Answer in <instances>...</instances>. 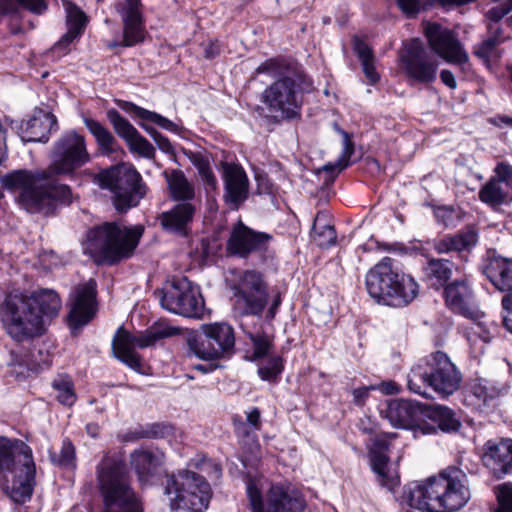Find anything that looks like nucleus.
<instances>
[{
  "label": "nucleus",
  "mask_w": 512,
  "mask_h": 512,
  "mask_svg": "<svg viewBox=\"0 0 512 512\" xmlns=\"http://www.w3.org/2000/svg\"><path fill=\"white\" fill-rule=\"evenodd\" d=\"M271 294H272V302L268 309L267 316L270 319H273L276 315V312H277L281 302H282V299H281V294L278 290H272Z\"/></svg>",
  "instance_id": "61"
},
{
  "label": "nucleus",
  "mask_w": 512,
  "mask_h": 512,
  "mask_svg": "<svg viewBox=\"0 0 512 512\" xmlns=\"http://www.w3.org/2000/svg\"><path fill=\"white\" fill-rule=\"evenodd\" d=\"M430 418L438 425L443 432H455L461 424L455 413L445 406H434L430 411Z\"/></svg>",
  "instance_id": "42"
},
{
  "label": "nucleus",
  "mask_w": 512,
  "mask_h": 512,
  "mask_svg": "<svg viewBox=\"0 0 512 512\" xmlns=\"http://www.w3.org/2000/svg\"><path fill=\"white\" fill-rule=\"evenodd\" d=\"M461 373L450 358L437 351L414 364L407 376L409 390L424 398H430L431 388L441 398L452 395L460 386Z\"/></svg>",
  "instance_id": "6"
},
{
  "label": "nucleus",
  "mask_w": 512,
  "mask_h": 512,
  "mask_svg": "<svg viewBox=\"0 0 512 512\" xmlns=\"http://www.w3.org/2000/svg\"><path fill=\"white\" fill-rule=\"evenodd\" d=\"M156 293L161 306L171 313L189 318L203 315L204 300L199 287L185 277L173 280Z\"/></svg>",
  "instance_id": "13"
},
{
  "label": "nucleus",
  "mask_w": 512,
  "mask_h": 512,
  "mask_svg": "<svg viewBox=\"0 0 512 512\" xmlns=\"http://www.w3.org/2000/svg\"><path fill=\"white\" fill-rule=\"evenodd\" d=\"M470 497L467 475L457 467L405 488L409 506L424 512L455 511L464 507Z\"/></svg>",
  "instance_id": "3"
},
{
  "label": "nucleus",
  "mask_w": 512,
  "mask_h": 512,
  "mask_svg": "<svg viewBox=\"0 0 512 512\" xmlns=\"http://www.w3.org/2000/svg\"><path fill=\"white\" fill-rule=\"evenodd\" d=\"M425 35L430 48L446 62L460 66L468 63V54L450 29L429 23L425 27Z\"/></svg>",
  "instance_id": "18"
},
{
  "label": "nucleus",
  "mask_w": 512,
  "mask_h": 512,
  "mask_svg": "<svg viewBox=\"0 0 512 512\" xmlns=\"http://www.w3.org/2000/svg\"><path fill=\"white\" fill-rule=\"evenodd\" d=\"M336 231L333 226L328 224L323 213H318L315 217L312 238L320 247H329L336 241Z\"/></svg>",
  "instance_id": "38"
},
{
  "label": "nucleus",
  "mask_w": 512,
  "mask_h": 512,
  "mask_svg": "<svg viewBox=\"0 0 512 512\" xmlns=\"http://www.w3.org/2000/svg\"><path fill=\"white\" fill-rule=\"evenodd\" d=\"M189 353L202 360L229 357L234 350L233 328L226 322L203 324L200 335L188 337Z\"/></svg>",
  "instance_id": "12"
},
{
  "label": "nucleus",
  "mask_w": 512,
  "mask_h": 512,
  "mask_svg": "<svg viewBox=\"0 0 512 512\" xmlns=\"http://www.w3.org/2000/svg\"><path fill=\"white\" fill-rule=\"evenodd\" d=\"M489 37L475 46L474 54L487 65L496 62L501 57L498 46L504 42V37L499 27L489 25Z\"/></svg>",
  "instance_id": "34"
},
{
  "label": "nucleus",
  "mask_w": 512,
  "mask_h": 512,
  "mask_svg": "<svg viewBox=\"0 0 512 512\" xmlns=\"http://www.w3.org/2000/svg\"><path fill=\"white\" fill-rule=\"evenodd\" d=\"M181 333V329L172 325L166 320H160L154 323L145 332L139 335H132L122 327L112 342V350L115 357L133 370L140 371L141 359L135 352V348H146L154 346L158 341L176 336Z\"/></svg>",
  "instance_id": "11"
},
{
  "label": "nucleus",
  "mask_w": 512,
  "mask_h": 512,
  "mask_svg": "<svg viewBox=\"0 0 512 512\" xmlns=\"http://www.w3.org/2000/svg\"><path fill=\"white\" fill-rule=\"evenodd\" d=\"M253 345V359L266 356L271 347V341L268 336L261 333L248 334Z\"/></svg>",
  "instance_id": "49"
},
{
  "label": "nucleus",
  "mask_w": 512,
  "mask_h": 512,
  "mask_svg": "<svg viewBox=\"0 0 512 512\" xmlns=\"http://www.w3.org/2000/svg\"><path fill=\"white\" fill-rule=\"evenodd\" d=\"M494 180L499 181L507 187L512 188V166L506 162H499L494 168Z\"/></svg>",
  "instance_id": "54"
},
{
  "label": "nucleus",
  "mask_w": 512,
  "mask_h": 512,
  "mask_svg": "<svg viewBox=\"0 0 512 512\" xmlns=\"http://www.w3.org/2000/svg\"><path fill=\"white\" fill-rule=\"evenodd\" d=\"M287 66L283 61L278 59H269L262 64H260L256 70V74H267L271 77H284L285 75H289L288 72H285Z\"/></svg>",
  "instance_id": "46"
},
{
  "label": "nucleus",
  "mask_w": 512,
  "mask_h": 512,
  "mask_svg": "<svg viewBox=\"0 0 512 512\" xmlns=\"http://www.w3.org/2000/svg\"><path fill=\"white\" fill-rule=\"evenodd\" d=\"M223 180L225 194L224 199L232 209L239 206L248 198L249 181L244 169L236 164L224 163Z\"/></svg>",
  "instance_id": "22"
},
{
  "label": "nucleus",
  "mask_w": 512,
  "mask_h": 512,
  "mask_svg": "<svg viewBox=\"0 0 512 512\" xmlns=\"http://www.w3.org/2000/svg\"><path fill=\"white\" fill-rule=\"evenodd\" d=\"M446 305L454 312L467 318L477 314L473 291L466 280L450 283L444 289Z\"/></svg>",
  "instance_id": "24"
},
{
  "label": "nucleus",
  "mask_w": 512,
  "mask_h": 512,
  "mask_svg": "<svg viewBox=\"0 0 512 512\" xmlns=\"http://www.w3.org/2000/svg\"><path fill=\"white\" fill-rule=\"evenodd\" d=\"M143 232L142 225L128 227L118 222H107L88 232L87 249L112 264L132 255Z\"/></svg>",
  "instance_id": "8"
},
{
  "label": "nucleus",
  "mask_w": 512,
  "mask_h": 512,
  "mask_svg": "<svg viewBox=\"0 0 512 512\" xmlns=\"http://www.w3.org/2000/svg\"><path fill=\"white\" fill-rule=\"evenodd\" d=\"M485 322H477L472 327V331L474 335H477L484 343H488L494 336V332L496 331V325L491 323V325L486 328Z\"/></svg>",
  "instance_id": "56"
},
{
  "label": "nucleus",
  "mask_w": 512,
  "mask_h": 512,
  "mask_svg": "<svg viewBox=\"0 0 512 512\" xmlns=\"http://www.w3.org/2000/svg\"><path fill=\"white\" fill-rule=\"evenodd\" d=\"M378 388L382 393L386 395L397 394L400 391L398 384L393 381L382 382Z\"/></svg>",
  "instance_id": "63"
},
{
  "label": "nucleus",
  "mask_w": 512,
  "mask_h": 512,
  "mask_svg": "<svg viewBox=\"0 0 512 512\" xmlns=\"http://www.w3.org/2000/svg\"><path fill=\"white\" fill-rule=\"evenodd\" d=\"M483 273L496 289L512 293V259L493 257L484 266Z\"/></svg>",
  "instance_id": "27"
},
{
  "label": "nucleus",
  "mask_w": 512,
  "mask_h": 512,
  "mask_svg": "<svg viewBox=\"0 0 512 512\" xmlns=\"http://www.w3.org/2000/svg\"><path fill=\"white\" fill-rule=\"evenodd\" d=\"M83 122L89 132L94 136L99 150L103 155H110L116 150V139L99 121L93 118L83 117Z\"/></svg>",
  "instance_id": "36"
},
{
  "label": "nucleus",
  "mask_w": 512,
  "mask_h": 512,
  "mask_svg": "<svg viewBox=\"0 0 512 512\" xmlns=\"http://www.w3.org/2000/svg\"><path fill=\"white\" fill-rule=\"evenodd\" d=\"M347 167V163H342L337 159V161L333 163H328L324 165L321 169L318 170V173H326L327 177L325 178V181H333L335 177Z\"/></svg>",
  "instance_id": "58"
},
{
  "label": "nucleus",
  "mask_w": 512,
  "mask_h": 512,
  "mask_svg": "<svg viewBox=\"0 0 512 512\" xmlns=\"http://www.w3.org/2000/svg\"><path fill=\"white\" fill-rule=\"evenodd\" d=\"M419 410L415 402L398 399L388 403L385 415L391 425L399 428H408L415 421Z\"/></svg>",
  "instance_id": "30"
},
{
  "label": "nucleus",
  "mask_w": 512,
  "mask_h": 512,
  "mask_svg": "<svg viewBox=\"0 0 512 512\" xmlns=\"http://www.w3.org/2000/svg\"><path fill=\"white\" fill-rule=\"evenodd\" d=\"M51 459L63 467H73L75 459L74 446L69 441H64L61 450L58 454L52 453Z\"/></svg>",
  "instance_id": "48"
},
{
  "label": "nucleus",
  "mask_w": 512,
  "mask_h": 512,
  "mask_svg": "<svg viewBox=\"0 0 512 512\" xmlns=\"http://www.w3.org/2000/svg\"><path fill=\"white\" fill-rule=\"evenodd\" d=\"M139 125L151 136L160 150L165 153H171L173 151V146L167 137L163 136L155 128L150 127L143 122H140Z\"/></svg>",
  "instance_id": "53"
},
{
  "label": "nucleus",
  "mask_w": 512,
  "mask_h": 512,
  "mask_svg": "<svg viewBox=\"0 0 512 512\" xmlns=\"http://www.w3.org/2000/svg\"><path fill=\"white\" fill-rule=\"evenodd\" d=\"M498 512H512V484L504 483L496 488Z\"/></svg>",
  "instance_id": "50"
},
{
  "label": "nucleus",
  "mask_w": 512,
  "mask_h": 512,
  "mask_svg": "<svg viewBox=\"0 0 512 512\" xmlns=\"http://www.w3.org/2000/svg\"><path fill=\"white\" fill-rule=\"evenodd\" d=\"M453 263L444 259H432L426 267V276L434 286H442L452 275Z\"/></svg>",
  "instance_id": "40"
},
{
  "label": "nucleus",
  "mask_w": 512,
  "mask_h": 512,
  "mask_svg": "<svg viewBox=\"0 0 512 512\" xmlns=\"http://www.w3.org/2000/svg\"><path fill=\"white\" fill-rule=\"evenodd\" d=\"M282 371V361L279 357L271 358L266 365L259 367L258 373L265 381H274Z\"/></svg>",
  "instance_id": "51"
},
{
  "label": "nucleus",
  "mask_w": 512,
  "mask_h": 512,
  "mask_svg": "<svg viewBox=\"0 0 512 512\" xmlns=\"http://www.w3.org/2000/svg\"><path fill=\"white\" fill-rule=\"evenodd\" d=\"M201 176L202 181L212 189H215L217 187V180L215 175L213 174L211 168L199 173Z\"/></svg>",
  "instance_id": "64"
},
{
  "label": "nucleus",
  "mask_w": 512,
  "mask_h": 512,
  "mask_svg": "<svg viewBox=\"0 0 512 512\" xmlns=\"http://www.w3.org/2000/svg\"><path fill=\"white\" fill-rule=\"evenodd\" d=\"M270 238V235L257 232L239 221L231 230L226 246L227 252L233 256L246 258L251 253L266 249Z\"/></svg>",
  "instance_id": "20"
},
{
  "label": "nucleus",
  "mask_w": 512,
  "mask_h": 512,
  "mask_svg": "<svg viewBox=\"0 0 512 512\" xmlns=\"http://www.w3.org/2000/svg\"><path fill=\"white\" fill-rule=\"evenodd\" d=\"M236 304L243 309L245 315H260L269 299L267 285L260 272L243 271L232 287Z\"/></svg>",
  "instance_id": "15"
},
{
  "label": "nucleus",
  "mask_w": 512,
  "mask_h": 512,
  "mask_svg": "<svg viewBox=\"0 0 512 512\" xmlns=\"http://www.w3.org/2000/svg\"><path fill=\"white\" fill-rule=\"evenodd\" d=\"M339 133L342 136V151L338 158L339 161L342 163L349 164V158L352 156L354 152V145L353 142L350 139V136L347 132L343 130H339Z\"/></svg>",
  "instance_id": "57"
},
{
  "label": "nucleus",
  "mask_w": 512,
  "mask_h": 512,
  "mask_svg": "<svg viewBox=\"0 0 512 512\" xmlns=\"http://www.w3.org/2000/svg\"><path fill=\"white\" fill-rule=\"evenodd\" d=\"M366 289L377 303L392 307L405 306L418 294L414 279L403 273L390 257H384L368 271Z\"/></svg>",
  "instance_id": "5"
},
{
  "label": "nucleus",
  "mask_w": 512,
  "mask_h": 512,
  "mask_svg": "<svg viewBox=\"0 0 512 512\" xmlns=\"http://www.w3.org/2000/svg\"><path fill=\"white\" fill-rule=\"evenodd\" d=\"M10 366L13 367V372L23 377L29 376L30 372L37 373L42 370V367L28 359L27 356L15 357L10 362Z\"/></svg>",
  "instance_id": "47"
},
{
  "label": "nucleus",
  "mask_w": 512,
  "mask_h": 512,
  "mask_svg": "<svg viewBox=\"0 0 512 512\" xmlns=\"http://www.w3.org/2000/svg\"><path fill=\"white\" fill-rule=\"evenodd\" d=\"M139 0H116L115 9L121 15L122 19L125 16H133L139 13Z\"/></svg>",
  "instance_id": "55"
},
{
  "label": "nucleus",
  "mask_w": 512,
  "mask_h": 512,
  "mask_svg": "<svg viewBox=\"0 0 512 512\" xmlns=\"http://www.w3.org/2000/svg\"><path fill=\"white\" fill-rule=\"evenodd\" d=\"M169 195L174 201L180 203L192 202L196 204V191L192 182L178 169L166 170L163 173Z\"/></svg>",
  "instance_id": "28"
},
{
  "label": "nucleus",
  "mask_w": 512,
  "mask_h": 512,
  "mask_svg": "<svg viewBox=\"0 0 512 512\" xmlns=\"http://www.w3.org/2000/svg\"><path fill=\"white\" fill-rule=\"evenodd\" d=\"M0 471L4 472L5 489L14 502L24 503L31 498L36 467L27 444L0 437Z\"/></svg>",
  "instance_id": "4"
},
{
  "label": "nucleus",
  "mask_w": 512,
  "mask_h": 512,
  "mask_svg": "<svg viewBox=\"0 0 512 512\" xmlns=\"http://www.w3.org/2000/svg\"><path fill=\"white\" fill-rule=\"evenodd\" d=\"M246 423L235 424L236 433L239 436H247L251 431H258L261 428V414L258 408H252L246 412Z\"/></svg>",
  "instance_id": "45"
},
{
  "label": "nucleus",
  "mask_w": 512,
  "mask_h": 512,
  "mask_svg": "<svg viewBox=\"0 0 512 512\" xmlns=\"http://www.w3.org/2000/svg\"><path fill=\"white\" fill-rule=\"evenodd\" d=\"M56 125L57 120L54 115L36 110L29 119L21 122L18 133L24 142H47L49 132Z\"/></svg>",
  "instance_id": "25"
},
{
  "label": "nucleus",
  "mask_w": 512,
  "mask_h": 512,
  "mask_svg": "<svg viewBox=\"0 0 512 512\" xmlns=\"http://www.w3.org/2000/svg\"><path fill=\"white\" fill-rule=\"evenodd\" d=\"M196 210L197 205L195 203H178L171 210L161 214V224L167 231L182 233L192 221Z\"/></svg>",
  "instance_id": "29"
},
{
  "label": "nucleus",
  "mask_w": 512,
  "mask_h": 512,
  "mask_svg": "<svg viewBox=\"0 0 512 512\" xmlns=\"http://www.w3.org/2000/svg\"><path fill=\"white\" fill-rule=\"evenodd\" d=\"M107 118L117 135L127 143L131 152L148 159L154 158L155 148L153 145L117 110H108Z\"/></svg>",
  "instance_id": "21"
},
{
  "label": "nucleus",
  "mask_w": 512,
  "mask_h": 512,
  "mask_svg": "<svg viewBox=\"0 0 512 512\" xmlns=\"http://www.w3.org/2000/svg\"><path fill=\"white\" fill-rule=\"evenodd\" d=\"M295 86L296 81L285 75L262 92L261 102L273 119H290L297 115L299 102Z\"/></svg>",
  "instance_id": "16"
},
{
  "label": "nucleus",
  "mask_w": 512,
  "mask_h": 512,
  "mask_svg": "<svg viewBox=\"0 0 512 512\" xmlns=\"http://www.w3.org/2000/svg\"><path fill=\"white\" fill-rule=\"evenodd\" d=\"M502 306L505 310L503 324L508 331L512 333V292L506 294L502 299Z\"/></svg>",
  "instance_id": "59"
},
{
  "label": "nucleus",
  "mask_w": 512,
  "mask_h": 512,
  "mask_svg": "<svg viewBox=\"0 0 512 512\" xmlns=\"http://www.w3.org/2000/svg\"><path fill=\"white\" fill-rule=\"evenodd\" d=\"M434 215L438 223L446 228L455 227L459 219L458 213L453 208L446 206L437 207L434 210Z\"/></svg>",
  "instance_id": "52"
},
{
  "label": "nucleus",
  "mask_w": 512,
  "mask_h": 512,
  "mask_svg": "<svg viewBox=\"0 0 512 512\" xmlns=\"http://www.w3.org/2000/svg\"><path fill=\"white\" fill-rule=\"evenodd\" d=\"M355 52L361 62L363 72L370 84L379 80V74L375 68V61L370 47L363 41L357 39L354 44Z\"/></svg>",
  "instance_id": "39"
},
{
  "label": "nucleus",
  "mask_w": 512,
  "mask_h": 512,
  "mask_svg": "<svg viewBox=\"0 0 512 512\" xmlns=\"http://www.w3.org/2000/svg\"><path fill=\"white\" fill-rule=\"evenodd\" d=\"M117 104L120 109H122L123 111H125L127 113L133 114L135 117L142 120L143 123L144 122L154 123V124L158 125L159 127H161L162 129H165V130L175 133V134H180L182 131V127L179 124L169 120L168 118H166L156 112L139 107L132 102L121 100V101H118Z\"/></svg>",
  "instance_id": "32"
},
{
  "label": "nucleus",
  "mask_w": 512,
  "mask_h": 512,
  "mask_svg": "<svg viewBox=\"0 0 512 512\" xmlns=\"http://www.w3.org/2000/svg\"><path fill=\"white\" fill-rule=\"evenodd\" d=\"M59 403L72 406L76 401V394L72 379L68 375H58L52 382Z\"/></svg>",
  "instance_id": "43"
},
{
  "label": "nucleus",
  "mask_w": 512,
  "mask_h": 512,
  "mask_svg": "<svg viewBox=\"0 0 512 512\" xmlns=\"http://www.w3.org/2000/svg\"><path fill=\"white\" fill-rule=\"evenodd\" d=\"M508 198L509 189L493 178L479 190V199L491 207L502 205Z\"/></svg>",
  "instance_id": "37"
},
{
  "label": "nucleus",
  "mask_w": 512,
  "mask_h": 512,
  "mask_svg": "<svg viewBox=\"0 0 512 512\" xmlns=\"http://www.w3.org/2000/svg\"><path fill=\"white\" fill-rule=\"evenodd\" d=\"M247 494L252 512H303L305 507L301 493L283 484H272L263 499L257 484L250 481Z\"/></svg>",
  "instance_id": "14"
},
{
  "label": "nucleus",
  "mask_w": 512,
  "mask_h": 512,
  "mask_svg": "<svg viewBox=\"0 0 512 512\" xmlns=\"http://www.w3.org/2000/svg\"><path fill=\"white\" fill-rule=\"evenodd\" d=\"M98 182L112 193L114 206L120 212L135 207L146 195V185L131 165L120 164L100 172Z\"/></svg>",
  "instance_id": "10"
},
{
  "label": "nucleus",
  "mask_w": 512,
  "mask_h": 512,
  "mask_svg": "<svg viewBox=\"0 0 512 512\" xmlns=\"http://www.w3.org/2000/svg\"><path fill=\"white\" fill-rule=\"evenodd\" d=\"M400 62L407 77L414 82L430 83L436 79L438 61L419 39H412L405 44Z\"/></svg>",
  "instance_id": "17"
},
{
  "label": "nucleus",
  "mask_w": 512,
  "mask_h": 512,
  "mask_svg": "<svg viewBox=\"0 0 512 512\" xmlns=\"http://www.w3.org/2000/svg\"><path fill=\"white\" fill-rule=\"evenodd\" d=\"M15 4L36 14H42L47 9L45 0H0V11L6 13L12 10Z\"/></svg>",
  "instance_id": "44"
},
{
  "label": "nucleus",
  "mask_w": 512,
  "mask_h": 512,
  "mask_svg": "<svg viewBox=\"0 0 512 512\" xmlns=\"http://www.w3.org/2000/svg\"><path fill=\"white\" fill-rule=\"evenodd\" d=\"M482 461L494 472L508 473L512 466V439L487 441L484 445Z\"/></svg>",
  "instance_id": "26"
},
{
  "label": "nucleus",
  "mask_w": 512,
  "mask_h": 512,
  "mask_svg": "<svg viewBox=\"0 0 512 512\" xmlns=\"http://www.w3.org/2000/svg\"><path fill=\"white\" fill-rule=\"evenodd\" d=\"M64 8L66 12L67 32L61 38L59 45H67L75 38L81 35L87 23V18L83 11H81L73 3L65 1Z\"/></svg>",
  "instance_id": "35"
},
{
  "label": "nucleus",
  "mask_w": 512,
  "mask_h": 512,
  "mask_svg": "<svg viewBox=\"0 0 512 512\" xmlns=\"http://www.w3.org/2000/svg\"><path fill=\"white\" fill-rule=\"evenodd\" d=\"M375 388H376L375 386H370V387L363 386V387L355 388L352 391L353 402L356 405H363L369 396V391L373 390Z\"/></svg>",
  "instance_id": "60"
},
{
  "label": "nucleus",
  "mask_w": 512,
  "mask_h": 512,
  "mask_svg": "<svg viewBox=\"0 0 512 512\" xmlns=\"http://www.w3.org/2000/svg\"><path fill=\"white\" fill-rule=\"evenodd\" d=\"M90 161L86 140L74 130L64 133L54 144L48 169H20L2 178V185L15 196L17 204L32 214L51 215L58 203H71L68 185L55 175L72 174Z\"/></svg>",
  "instance_id": "1"
},
{
  "label": "nucleus",
  "mask_w": 512,
  "mask_h": 512,
  "mask_svg": "<svg viewBox=\"0 0 512 512\" xmlns=\"http://www.w3.org/2000/svg\"><path fill=\"white\" fill-rule=\"evenodd\" d=\"M96 281L89 279L75 287L71 296L69 324L73 330L86 325L96 312Z\"/></svg>",
  "instance_id": "19"
},
{
  "label": "nucleus",
  "mask_w": 512,
  "mask_h": 512,
  "mask_svg": "<svg viewBox=\"0 0 512 512\" xmlns=\"http://www.w3.org/2000/svg\"><path fill=\"white\" fill-rule=\"evenodd\" d=\"M164 494L176 512H204L211 497V488L205 478L190 470H180L165 477Z\"/></svg>",
  "instance_id": "9"
},
{
  "label": "nucleus",
  "mask_w": 512,
  "mask_h": 512,
  "mask_svg": "<svg viewBox=\"0 0 512 512\" xmlns=\"http://www.w3.org/2000/svg\"><path fill=\"white\" fill-rule=\"evenodd\" d=\"M97 481L104 512H142L140 500L130 485L123 461L104 458L97 466Z\"/></svg>",
  "instance_id": "7"
},
{
  "label": "nucleus",
  "mask_w": 512,
  "mask_h": 512,
  "mask_svg": "<svg viewBox=\"0 0 512 512\" xmlns=\"http://www.w3.org/2000/svg\"><path fill=\"white\" fill-rule=\"evenodd\" d=\"M478 235L477 233L469 229L465 232L456 234L454 236L444 237L434 244V249L438 253H449L452 251L456 252H468L470 251L477 243Z\"/></svg>",
  "instance_id": "33"
},
{
  "label": "nucleus",
  "mask_w": 512,
  "mask_h": 512,
  "mask_svg": "<svg viewBox=\"0 0 512 512\" xmlns=\"http://www.w3.org/2000/svg\"><path fill=\"white\" fill-rule=\"evenodd\" d=\"M123 20V42L122 46L130 47L144 39V30L141 23L140 14L125 16Z\"/></svg>",
  "instance_id": "41"
},
{
  "label": "nucleus",
  "mask_w": 512,
  "mask_h": 512,
  "mask_svg": "<svg viewBox=\"0 0 512 512\" xmlns=\"http://www.w3.org/2000/svg\"><path fill=\"white\" fill-rule=\"evenodd\" d=\"M61 308L59 295L52 289L7 295L1 321L7 334L18 342L42 336L47 324Z\"/></svg>",
  "instance_id": "2"
},
{
  "label": "nucleus",
  "mask_w": 512,
  "mask_h": 512,
  "mask_svg": "<svg viewBox=\"0 0 512 512\" xmlns=\"http://www.w3.org/2000/svg\"><path fill=\"white\" fill-rule=\"evenodd\" d=\"M162 460L163 454L148 449H138L130 455L131 466L142 483L148 481Z\"/></svg>",
  "instance_id": "31"
},
{
  "label": "nucleus",
  "mask_w": 512,
  "mask_h": 512,
  "mask_svg": "<svg viewBox=\"0 0 512 512\" xmlns=\"http://www.w3.org/2000/svg\"><path fill=\"white\" fill-rule=\"evenodd\" d=\"M190 159L199 173L210 168L208 160L200 153H194Z\"/></svg>",
  "instance_id": "62"
},
{
  "label": "nucleus",
  "mask_w": 512,
  "mask_h": 512,
  "mask_svg": "<svg viewBox=\"0 0 512 512\" xmlns=\"http://www.w3.org/2000/svg\"><path fill=\"white\" fill-rule=\"evenodd\" d=\"M387 441L385 438L376 436L370 446L369 456L372 470L377 475L379 483L392 490L399 484L398 472L389 464L385 453Z\"/></svg>",
  "instance_id": "23"
}]
</instances>
